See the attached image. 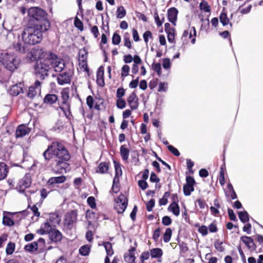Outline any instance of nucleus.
<instances>
[{
	"instance_id": "6e6d98bb",
	"label": "nucleus",
	"mask_w": 263,
	"mask_h": 263,
	"mask_svg": "<svg viewBox=\"0 0 263 263\" xmlns=\"http://www.w3.org/2000/svg\"><path fill=\"white\" fill-rule=\"evenodd\" d=\"M167 148L170 152H171L172 154H173L176 156H180V153L178 151V150L173 146L172 145H169L167 146Z\"/></svg>"
},
{
	"instance_id": "09e8293b",
	"label": "nucleus",
	"mask_w": 263,
	"mask_h": 263,
	"mask_svg": "<svg viewBox=\"0 0 263 263\" xmlns=\"http://www.w3.org/2000/svg\"><path fill=\"white\" fill-rule=\"evenodd\" d=\"M121 42L120 36L117 33H115L112 37V43L114 45H118Z\"/></svg>"
},
{
	"instance_id": "c756f323",
	"label": "nucleus",
	"mask_w": 263,
	"mask_h": 263,
	"mask_svg": "<svg viewBox=\"0 0 263 263\" xmlns=\"http://www.w3.org/2000/svg\"><path fill=\"white\" fill-rule=\"evenodd\" d=\"M108 170V163L107 162H101L99 165L97 172L102 174L106 173Z\"/></svg>"
},
{
	"instance_id": "a878e982",
	"label": "nucleus",
	"mask_w": 263,
	"mask_h": 263,
	"mask_svg": "<svg viewBox=\"0 0 263 263\" xmlns=\"http://www.w3.org/2000/svg\"><path fill=\"white\" fill-rule=\"evenodd\" d=\"M168 210L172 212L175 216H178L180 214V208L177 203L172 202L168 206Z\"/></svg>"
},
{
	"instance_id": "bf43d9fd",
	"label": "nucleus",
	"mask_w": 263,
	"mask_h": 263,
	"mask_svg": "<svg viewBox=\"0 0 263 263\" xmlns=\"http://www.w3.org/2000/svg\"><path fill=\"white\" fill-rule=\"evenodd\" d=\"M138 185L143 190H145L148 187L147 183L145 181V180H139Z\"/></svg>"
},
{
	"instance_id": "aec40b11",
	"label": "nucleus",
	"mask_w": 263,
	"mask_h": 263,
	"mask_svg": "<svg viewBox=\"0 0 263 263\" xmlns=\"http://www.w3.org/2000/svg\"><path fill=\"white\" fill-rule=\"evenodd\" d=\"M59 107L63 111L65 116L67 118H69L71 115L69 102H62Z\"/></svg>"
},
{
	"instance_id": "5701e85b",
	"label": "nucleus",
	"mask_w": 263,
	"mask_h": 263,
	"mask_svg": "<svg viewBox=\"0 0 263 263\" xmlns=\"http://www.w3.org/2000/svg\"><path fill=\"white\" fill-rule=\"evenodd\" d=\"M23 92V84L20 83L12 86L10 89V93L13 96H17Z\"/></svg>"
},
{
	"instance_id": "ddd939ff",
	"label": "nucleus",
	"mask_w": 263,
	"mask_h": 263,
	"mask_svg": "<svg viewBox=\"0 0 263 263\" xmlns=\"http://www.w3.org/2000/svg\"><path fill=\"white\" fill-rule=\"evenodd\" d=\"M240 240L250 251H253L255 250L256 247L251 237L242 236L240 237Z\"/></svg>"
},
{
	"instance_id": "13d9d810",
	"label": "nucleus",
	"mask_w": 263,
	"mask_h": 263,
	"mask_svg": "<svg viewBox=\"0 0 263 263\" xmlns=\"http://www.w3.org/2000/svg\"><path fill=\"white\" fill-rule=\"evenodd\" d=\"M126 102L125 101L121 99H119L117 101V106L118 108L123 109L125 107Z\"/></svg>"
},
{
	"instance_id": "20e7f679",
	"label": "nucleus",
	"mask_w": 263,
	"mask_h": 263,
	"mask_svg": "<svg viewBox=\"0 0 263 263\" xmlns=\"http://www.w3.org/2000/svg\"><path fill=\"white\" fill-rule=\"evenodd\" d=\"M28 16L31 21H36L41 29L47 31L50 27V22L46 18V13L38 7H31L28 10Z\"/></svg>"
},
{
	"instance_id": "6ab92c4d",
	"label": "nucleus",
	"mask_w": 263,
	"mask_h": 263,
	"mask_svg": "<svg viewBox=\"0 0 263 263\" xmlns=\"http://www.w3.org/2000/svg\"><path fill=\"white\" fill-rule=\"evenodd\" d=\"M135 250V248L132 247L128 250L127 253L125 254L124 259L126 262L128 263H134L135 262V257L134 255V252Z\"/></svg>"
},
{
	"instance_id": "0e129e2a",
	"label": "nucleus",
	"mask_w": 263,
	"mask_h": 263,
	"mask_svg": "<svg viewBox=\"0 0 263 263\" xmlns=\"http://www.w3.org/2000/svg\"><path fill=\"white\" fill-rule=\"evenodd\" d=\"M155 205V200L154 199H151L146 204V209L148 212L151 211L153 210Z\"/></svg>"
},
{
	"instance_id": "37998d69",
	"label": "nucleus",
	"mask_w": 263,
	"mask_h": 263,
	"mask_svg": "<svg viewBox=\"0 0 263 263\" xmlns=\"http://www.w3.org/2000/svg\"><path fill=\"white\" fill-rule=\"evenodd\" d=\"M61 98L62 102H69V96L68 91L67 89H63L61 91Z\"/></svg>"
},
{
	"instance_id": "e433bc0d",
	"label": "nucleus",
	"mask_w": 263,
	"mask_h": 263,
	"mask_svg": "<svg viewBox=\"0 0 263 263\" xmlns=\"http://www.w3.org/2000/svg\"><path fill=\"white\" fill-rule=\"evenodd\" d=\"M167 34V40L170 43H173L175 40V30L174 29H169L166 31Z\"/></svg>"
},
{
	"instance_id": "cd10ccee",
	"label": "nucleus",
	"mask_w": 263,
	"mask_h": 263,
	"mask_svg": "<svg viewBox=\"0 0 263 263\" xmlns=\"http://www.w3.org/2000/svg\"><path fill=\"white\" fill-rule=\"evenodd\" d=\"M220 22L223 26L230 25L231 28L232 27V24L230 22V20L228 17L226 13L222 12L221 13L220 17Z\"/></svg>"
},
{
	"instance_id": "052dcab7",
	"label": "nucleus",
	"mask_w": 263,
	"mask_h": 263,
	"mask_svg": "<svg viewBox=\"0 0 263 263\" xmlns=\"http://www.w3.org/2000/svg\"><path fill=\"white\" fill-rule=\"evenodd\" d=\"M150 255H151L150 252H149L148 251L143 252L140 256V258L142 261V262H144V260L148 259L149 258Z\"/></svg>"
},
{
	"instance_id": "9d476101",
	"label": "nucleus",
	"mask_w": 263,
	"mask_h": 263,
	"mask_svg": "<svg viewBox=\"0 0 263 263\" xmlns=\"http://www.w3.org/2000/svg\"><path fill=\"white\" fill-rule=\"evenodd\" d=\"M87 51L85 48L81 49L79 52V65L81 66L85 70L87 69Z\"/></svg>"
},
{
	"instance_id": "f257e3e1",
	"label": "nucleus",
	"mask_w": 263,
	"mask_h": 263,
	"mask_svg": "<svg viewBox=\"0 0 263 263\" xmlns=\"http://www.w3.org/2000/svg\"><path fill=\"white\" fill-rule=\"evenodd\" d=\"M43 156L45 161H51L49 167L53 173L62 174L69 171L68 162L70 159V154L62 142H52L44 152Z\"/></svg>"
},
{
	"instance_id": "69168bd1",
	"label": "nucleus",
	"mask_w": 263,
	"mask_h": 263,
	"mask_svg": "<svg viewBox=\"0 0 263 263\" xmlns=\"http://www.w3.org/2000/svg\"><path fill=\"white\" fill-rule=\"evenodd\" d=\"M149 38H152V34L151 31H146L143 34V39L146 43H147Z\"/></svg>"
},
{
	"instance_id": "412c9836",
	"label": "nucleus",
	"mask_w": 263,
	"mask_h": 263,
	"mask_svg": "<svg viewBox=\"0 0 263 263\" xmlns=\"http://www.w3.org/2000/svg\"><path fill=\"white\" fill-rule=\"evenodd\" d=\"M47 221L53 227H55L59 224L61 221L60 217L57 214H50Z\"/></svg>"
},
{
	"instance_id": "bb28decb",
	"label": "nucleus",
	"mask_w": 263,
	"mask_h": 263,
	"mask_svg": "<svg viewBox=\"0 0 263 263\" xmlns=\"http://www.w3.org/2000/svg\"><path fill=\"white\" fill-rule=\"evenodd\" d=\"M150 254L152 258H160L163 255V251L160 248H154L150 250Z\"/></svg>"
},
{
	"instance_id": "a211bd4d",
	"label": "nucleus",
	"mask_w": 263,
	"mask_h": 263,
	"mask_svg": "<svg viewBox=\"0 0 263 263\" xmlns=\"http://www.w3.org/2000/svg\"><path fill=\"white\" fill-rule=\"evenodd\" d=\"M52 227L50 223L47 221L41 225L40 229L37 231V233L41 235L49 234L54 229Z\"/></svg>"
},
{
	"instance_id": "f704fd0d",
	"label": "nucleus",
	"mask_w": 263,
	"mask_h": 263,
	"mask_svg": "<svg viewBox=\"0 0 263 263\" xmlns=\"http://www.w3.org/2000/svg\"><path fill=\"white\" fill-rule=\"evenodd\" d=\"M15 245L14 243L9 242L6 247V252L8 255L12 254L15 250Z\"/></svg>"
},
{
	"instance_id": "c9c22d12",
	"label": "nucleus",
	"mask_w": 263,
	"mask_h": 263,
	"mask_svg": "<svg viewBox=\"0 0 263 263\" xmlns=\"http://www.w3.org/2000/svg\"><path fill=\"white\" fill-rule=\"evenodd\" d=\"M172 234V231L170 228H167L163 235V240L165 242L170 241Z\"/></svg>"
},
{
	"instance_id": "5fc2aeb1",
	"label": "nucleus",
	"mask_w": 263,
	"mask_h": 263,
	"mask_svg": "<svg viewBox=\"0 0 263 263\" xmlns=\"http://www.w3.org/2000/svg\"><path fill=\"white\" fill-rule=\"evenodd\" d=\"M124 46H126L128 48L130 49L131 48V42L129 39L128 34L125 33L124 35Z\"/></svg>"
},
{
	"instance_id": "c85d7f7f",
	"label": "nucleus",
	"mask_w": 263,
	"mask_h": 263,
	"mask_svg": "<svg viewBox=\"0 0 263 263\" xmlns=\"http://www.w3.org/2000/svg\"><path fill=\"white\" fill-rule=\"evenodd\" d=\"M120 154L122 159L124 161H127L128 159L129 151L126 147L125 145H122L120 147Z\"/></svg>"
},
{
	"instance_id": "a18cd8bd",
	"label": "nucleus",
	"mask_w": 263,
	"mask_h": 263,
	"mask_svg": "<svg viewBox=\"0 0 263 263\" xmlns=\"http://www.w3.org/2000/svg\"><path fill=\"white\" fill-rule=\"evenodd\" d=\"M152 69L156 71L159 76L161 74V67L160 63H153L152 64Z\"/></svg>"
},
{
	"instance_id": "8fccbe9b",
	"label": "nucleus",
	"mask_w": 263,
	"mask_h": 263,
	"mask_svg": "<svg viewBox=\"0 0 263 263\" xmlns=\"http://www.w3.org/2000/svg\"><path fill=\"white\" fill-rule=\"evenodd\" d=\"M87 202L88 205L92 208L95 209L96 207L95 198L92 196H90L87 198Z\"/></svg>"
},
{
	"instance_id": "2eb2a0df",
	"label": "nucleus",
	"mask_w": 263,
	"mask_h": 263,
	"mask_svg": "<svg viewBox=\"0 0 263 263\" xmlns=\"http://www.w3.org/2000/svg\"><path fill=\"white\" fill-rule=\"evenodd\" d=\"M127 102L132 110H135L138 107V99L135 92H132L127 99Z\"/></svg>"
},
{
	"instance_id": "6e6552de",
	"label": "nucleus",
	"mask_w": 263,
	"mask_h": 263,
	"mask_svg": "<svg viewBox=\"0 0 263 263\" xmlns=\"http://www.w3.org/2000/svg\"><path fill=\"white\" fill-rule=\"evenodd\" d=\"M31 181L29 176L26 175L18 182L16 189L20 193H24L25 190L30 186Z\"/></svg>"
},
{
	"instance_id": "f8f14e48",
	"label": "nucleus",
	"mask_w": 263,
	"mask_h": 263,
	"mask_svg": "<svg viewBox=\"0 0 263 263\" xmlns=\"http://www.w3.org/2000/svg\"><path fill=\"white\" fill-rule=\"evenodd\" d=\"M17 39V42L16 43L13 44L14 49L21 53H25L29 50L28 47L29 44L25 43V42H24L23 40L22 41H21L20 40L19 36H18Z\"/></svg>"
},
{
	"instance_id": "c03bdc74",
	"label": "nucleus",
	"mask_w": 263,
	"mask_h": 263,
	"mask_svg": "<svg viewBox=\"0 0 263 263\" xmlns=\"http://www.w3.org/2000/svg\"><path fill=\"white\" fill-rule=\"evenodd\" d=\"M130 67L127 65H124L123 66L121 69V76L122 77H125L128 75Z\"/></svg>"
},
{
	"instance_id": "a19ab883",
	"label": "nucleus",
	"mask_w": 263,
	"mask_h": 263,
	"mask_svg": "<svg viewBox=\"0 0 263 263\" xmlns=\"http://www.w3.org/2000/svg\"><path fill=\"white\" fill-rule=\"evenodd\" d=\"M90 248L88 246L85 245L81 247L79 249V253L81 255L86 256L89 254Z\"/></svg>"
},
{
	"instance_id": "f03ea898",
	"label": "nucleus",
	"mask_w": 263,
	"mask_h": 263,
	"mask_svg": "<svg viewBox=\"0 0 263 263\" xmlns=\"http://www.w3.org/2000/svg\"><path fill=\"white\" fill-rule=\"evenodd\" d=\"M45 59L40 57L34 66L35 74L41 79L44 80L48 76L49 70L52 68L54 71L61 72L65 67L64 61L52 52H45Z\"/></svg>"
},
{
	"instance_id": "1a4fd4ad",
	"label": "nucleus",
	"mask_w": 263,
	"mask_h": 263,
	"mask_svg": "<svg viewBox=\"0 0 263 263\" xmlns=\"http://www.w3.org/2000/svg\"><path fill=\"white\" fill-rule=\"evenodd\" d=\"M63 70H65V71L64 72L60 73L57 77L58 83L61 85L68 84L71 81V71H67V69H65V68Z\"/></svg>"
},
{
	"instance_id": "ea45409f",
	"label": "nucleus",
	"mask_w": 263,
	"mask_h": 263,
	"mask_svg": "<svg viewBox=\"0 0 263 263\" xmlns=\"http://www.w3.org/2000/svg\"><path fill=\"white\" fill-rule=\"evenodd\" d=\"M126 10L123 6L119 7L117 10V17L118 18H122L126 15Z\"/></svg>"
},
{
	"instance_id": "de8ad7c7",
	"label": "nucleus",
	"mask_w": 263,
	"mask_h": 263,
	"mask_svg": "<svg viewBox=\"0 0 263 263\" xmlns=\"http://www.w3.org/2000/svg\"><path fill=\"white\" fill-rule=\"evenodd\" d=\"M168 84L166 82H160L159 83V88L158 91L159 92H165L167 89Z\"/></svg>"
},
{
	"instance_id": "e2e57ef3",
	"label": "nucleus",
	"mask_w": 263,
	"mask_h": 263,
	"mask_svg": "<svg viewBox=\"0 0 263 263\" xmlns=\"http://www.w3.org/2000/svg\"><path fill=\"white\" fill-rule=\"evenodd\" d=\"M198 232L201 233L202 236H205L208 233V228L205 226H202L199 228Z\"/></svg>"
},
{
	"instance_id": "49530a36",
	"label": "nucleus",
	"mask_w": 263,
	"mask_h": 263,
	"mask_svg": "<svg viewBox=\"0 0 263 263\" xmlns=\"http://www.w3.org/2000/svg\"><path fill=\"white\" fill-rule=\"evenodd\" d=\"M74 24L76 27L81 31L83 30V24L82 21L77 17H76L74 22Z\"/></svg>"
},
{
	"instance_id": "72a5a7b5",
	"label": "nucleus",
	"mask_w": 263,
	"mask_h": 263,
	"mask_svg": "<svg viewBox=\"0 0 263 263\" xmlns=\"http://www.w3.org/2000/svg\"><path fill=\"white\" fill-rule=\"evenodd\" d=\"M200 9L205 12H209L211 10V7L208 3L205 1H202L199 4Z\"/></svg>"
},
{
	"instance_id": "338daca9",
	"label": "nucleus",
	"mask_w": 263,
	"mask_h": 263,
	"mask_svg": "<svg viewBox=\"0 0 263 263\" xmlns=\"http://www.w3.org/2000/svg\"><path fill=\"white\" fill-rule=\"evenodd\" d=\"M86 103L88 107H89V108H92L93 106V99L91 96H89L87 97Z\"/></svg>"
},
{
	"instance_id": "423d86ee",
	"label": "nucleus",
	"mask_w": 263,
	"mask_h": 263,
	"mask_svg": "<svg viewBox=\"0 0 263 263\" xmlns=\"http://www.w3.org/2000/svg\"><path fill=\"white\" fill-rule=\"evenodd\" d=\"M77 212L74 210L67 213L64 218V228L67 230L72 229L77 222Z\"/></svg>"
},
{
	"instance_id": "2f4dec72",
	"label": "nucleus",
	"mask_w": 263,
	"mask_h": 263,
	"mask_svg": "<svg viewBox=\"0 0 263 263\" xmlns=\"http://www.w3.org/2000/svg\"><path fill=\"white\" fill-rule=\"evenodd\" d=\"M238 216L240 221L243 223L249 221V214L246 211L239 212Z\"/></svg>"
},
{
	"instance_id": "58836bf2",
	"label": "nucleus",
	"mask_w": 263,
	"mask_h": 263,
	"mask_svg": "<svg viewBox=\"0 0 263 263\" xmlns=\"http://www.w3.org/2000/svg\"><path fill=\"white\" fill-rule=\"evenodd\" d=\"M183 189L184 195L185 196H189L191 195V193L194 191V186L185 184L183 186Z\"/></svg>"
},
{
	"instance_id": "9b49d317",
	"label": "nucleus",
	"mask_w": 263,
	"mask_h": 263,
	"mask_svg": "<svg viewBox=\"0 0 263 263\" xmlns=\"http://www.w3.org/2000/svg\"><path fill=\"white\" fill-rule=\"evenodd\" d=\"M41 90V82L39 81H35L34 85L29 88L28 96L30 98H33L37 93H40Z\"/></svg>"
},
{
	"instance_id": "dca6fc26",
	"label": "nucleus",
	"mask_w": 263,
	"mask_h": 263,
	"mask_svg": "<svg viewBox=\"0 0 263 263\" xmlns=\"http://www.w3.org/2000/svg\"><path fill=\"white\" fill-rule=\"evenodd\" d=\"M178 13V11L177 9L175 7H172L167 11L168 20L175 26L176 25V22L177 19Z\"/></svg>"
},
{
	"instance_id": "7ed1b4c3",
	"label": "nucleus",
	"mask_w": 263,
	"mask_h": 263,
	"mask_svg": "<svg viewBox=\"0 0 263 263\" xmlns=\"http://www.w3.org/2000/svg\"><path fill=\"white\" fill-rule=\"evenodd\" d=\"M37 24L26 28L22 33V39L29 45L39 43L42 40V32H44Z\"/></svg>"
},
{
	"instance_id": "4c0bfd02",
	"label": "nucleus",
	"mask_w": 263,
	"mask_h": 263,
	"mask_svg": "<svg viewBox=\"0 0 263 263\" xmlns=\"http://www.w3.org/2000/svg\"><path fill=\"white\" fill-rule=\"evenodd\" d=\"M104 72L102 69H101V67H100L97 71V81L98 83H99L100 81H102V84H100V86H103L104 85V82L103 79Z\"/></svg>"
},
{
	"instance_id": "f3484780",
	"label": "nucleus",
	"mask_w": 263,
	"mask_h": 263,
	"mask_svg": "<svg viewBox=\"0 0 263 263\" xmlns=\"http://www.w3.org/2000/svg\"><path fill=\"white\" fill-rule=\"evenodd\" d=\"M49 237L51 241L58 242L62 240L63 236L59 230L53 229L49 232Z\"/></svg>"
},
{
	"instance_id": "864d4df0",
	"label": "nucleus",
	"mask_w": 263,
	"mask_h": 263,
	"mask_svg": "<svg viewBox=\"0 0 263 263\" xmlns=\"http://www.w3.org/2000/svg\"><path fill=\"white\" fill-rule=\"evenodd\" d=\"M215 248L219 252H223L224 250V247L222 246V242L216 240L214 243Z\"/></svg>"
},
{
	"instance_id": "0eeeda50",
	"label": "nucleus",
	"mask_w": 263,
	"mask_h": 263,
	"mask_svg": "<svg viewBox=\"0 0 263 263\" xmlns=\"http://www.w3.org/2000/svg\"><path fill=\"white\" fill-rule=\"evenodd\" d=\"M128 200L126 197L123 194H120L115 200V209L119 213H123L125 210L127 205Z\"/></svg>"
},
{
	"instance_id": "3c124183",
	"label": "nucleus",
	"mask_w": 263,
	"mask_h": 263,
	"mask_svg": "<svg viewBox=\"0 0 263 263\" xmlns=\"http://www.w3.org/2000/svg\"><path fill=\"white\" fill-rule=\"evenodd\" d=\"M114 162L115 167V176L120 177V176H121L122 174L121 168L118 163L116 162Z\"/></svg>"
},
{
	"instance_id": "7c9ffc66",
	"label": "nucleus",
	"mask_w": 263,
	"mask_h": 263,
	"mask_svg": "<svg viewBox=\"0 0 263 263\" xmlns=\"http://www.w3.org/2000/svg\"><path fill=\"white\" fill-rule=\"evenodd\" d=\"M24 249L27 252H34L37 250V243L34 241L25 246Z\"/></svg>"
},
{
	"instance_id": "39448f33",
	"label": "nucleus",
	"mask_w": 263,
	"mask_h": 263,
	"mask_svg": "<svg viewBox=\"0 0 263 263\" xmlns=\"http://www.w3.org/2000/svg\"><path fill=\"white\" fill-rule=\"evenodd\" d=\"M20 60L13 53L7 52H0V63L7 69L14 71L17 68Z\"/></svg>"
},
{
	"instance_id": "4d7b16f0",
	"label": "nucleus",
	"mask_w": 263,
	"mask_h": 263,
	"mask_svg": "<svg viewBox=\"0 0 263 263\" xmlns=\"http://www.w3.org/2000/svg\"><path fill=\"white\" fill-rule=\"evenodd\" d=\"M162 223L164 226H169L172 223V219L169 216H165L162 218Z\"/></svg>"
},
{
	"instance_id": "680f3d73",
	"label": "nucleus",
	"mask_w": 263,
	"mask_h": 263,
	"mask_svg": "<svg viewBox=\"0 0 263 263\" xmlns=\"http://www.w3.org/2000/svg\"><path fill=\"white\" fill-rule=\"evenodd\" d=\"M160 235V229L159 228L156 229L153 234V238L155 241H157Z\"/></svg>"
},
{
	"instance_id": "4468645a",
	"label": "nucleus",
	"mask_w": 263,
	"mask_h": 263,
	"mask_svg": "<svg viewBox=\"0 0 263 263\" xmlns=\"http://www.w3.org/2000/svg\"><path fill=\"white\" fill-rule=\"evenodd\" d=\"M30 132V128L27 125L22 124L19 125L15 132L16 138L23 137Z\"/></svg>"
},
{
	"instance_id": "473e14b6",
	"label": "nucleus",
	"mask_w": 263,
	"mask_h": 263,
	"mask_svg": "<svg viewBox=\"0 0 263 263\" xmlns=\"http://www.w3.org/2000/svg\"><path fill=\"white\" fill-rule=\"evenodd\" d=\"M103 246L105 249L107 255L108 256H111L114 253V251L111 243L109 242H105L103 243Z\"/></svg>"
},
{
	"instance_id": "4be33fe9",
	"label": "nucleus",
	"mask_w": 263,
	"mask_h": 263,
	"mask_svg": "<svg viewBox=\"0 0 263 263\" xmlns=\"http://www.w3.org/2000/svg\"><path fill=\"white\" fill-rule=\"evenodd\" d=\"M66 177L64 176H61L59 177H51L48 181V183L50 185H52L57 183H62L65 181Z\"/></svg>"
},
{
	"instance_id": "79ce46f5",
	"label": "nucleus",
	"mask_w": 263,
	"mask_h": 263,
	"mask_svg": "<svg viewBox=\"0 0 263 263\" xmlns=\"http://www.w3.org/2000/svg\"><path fill=\"white\" fill-rule=\"evenodd\" d=\"M189 38L191 39L193 35L194 37L192 39L191 43L194 44L196 42L195 36H196V31L194 27H192L189 31Z\"/></svg>"
},
{
	"instance_id": "b1692460",
	"label": "nucleus",
	"mask_w": 263,
	"mask_h": 263,
	"mask_svg": "<svg viewBox=\"0 0 263 263\" xmlns=\"http://www.w3.org/2000/svg\"><path fill=\"white\" fill-rule=\"evenodd\" d=\"M58 100V97L54 94H47L45 96L44 102L46 104L51 105Z\"/></svg>"
},
{
	"instance_id": "774afa93",
	"label": "nucleus",
	"mask_w": 263,
	"mask_h": 263,
	"mask_svg": "<svg viewBox=\"0 0 263 263\" xmlns=\"http://www.w3.org/2000/svg\"><path fill=\"white\" fill-rule=\"evenodd\" d=\"M228 213L230 219L233 221L237 220L236 217L232 209H229L228 210Z\"/></svg>"
},
{
	"instance_id": "393cba45",
	"label": "nucleus",
	"mask_w": 263,
	"mask_h": 263,
	"mask_svg": "<svg viewBox=\"0 0 263 263\" xmlns=\"http://www.w3.org/2000/svg\"><path fill=\"white\" fill-rule=\"evenodd\" d=\"M8 172L7 165L4 162H0V180L5 179Z\"/></svg>"
},
{
	"instance_id": "603ef678",
	"label": "nucleus",
	"mask_w": 263,
	"mask_h": 263,
	"mask_svg": "<svg viewBox=\"0 0 263 263\" xmlns=\"http://www.w3.org/2000/svg\"><path fill=\"white\" fill-rule=\"evenodd\" d=\"M3 223L4 225L11 226L14 224L13 221L10 218L7 216H4L3 219Z\"/></svg>"
}]
</instances>
